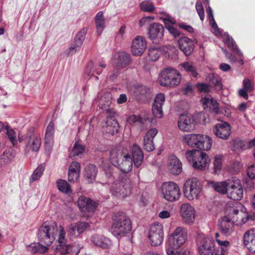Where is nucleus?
Here are the masks:
<instances>
[{
    "mask_svg": "<svg viewBox=\"0 0 255 255\" xmlns=\"http://www.w3.org/2000/svg\"><path fill=\"white\" fill-rule=\"evenodd\" d=\"M202 185L196 178H189L184 185V194L189 200H193L199 198L202 191Z\"/></svg>",
    "mask_w": 255,
    "mask_h": 255,
    "instance_id": "obj_9",
    "label": "nucleus"
},
{
    "mask_svg": "<svg viewBox=\"0 0 255 255\" xmlns=\"http://www.w3.org/2000/svg\"><path fill=\"white\" fill-rule=\"evenodd\" d=\"M131 224L129 218L123 212H118L113 217L111 231L116 238H121L129 233Z\"/></svg>",
    "mask_w": 255,
    "mask_h": 255,
    "instance_id": "obj_2",
    "label": "nucleus"
},
{
    "mask_svg": "<svg viewBox=\"0 0 255 255\" xmlns=\"http://www.w3.org/2000/svg\"><path fill=\"white\" fill-rule=\"evenodd\" d=\"M180 49L186 56H189L192 53L194 44L193 41L187 37H181L178 40Z\"/></svg>",
    "mask_w": 255,
    "mask_h": 255,
    "instance_id": "obj_22",
    "label": "nucleus"
},
{
    "mask_svg": "<svg viewBox=\"0 0 255 255\" xmlns=\"http://www.w3.org/2000/svg\"><path fill=\"white\" fill-rule=\"evenodd\" d=\"M56 183L58 189L60 191L66 194H69L72 192L71 187L66 180L58 179Z\"/></svg>",
    "mask_w": 255,
    "mask_h": 255,
    "instance_id": "obj_38",
    "label": "nucleus"
},
{
    "mask_svg": "<svg viewBox=\"0 0 255 255\" xmlns=\"http://www.w3.org/2000/svg\"><path fill=\"white\" fill-rule=\"evenodd\" d=\"M97 171V168L94 164H90L86 166L85 176L88 180L89 183H92L95 181Z\"/></svg>",
    "mask_w": 255,
    "mask_h": 255,
    "instance_id": "obj_30",
    "label": "nucleus"
},
{
    "mask_svg": "<svg viewBox=\"0 0 255 255\" xmlns=\"http://www.w3.org/2000/svg\"><path fill=\"white\" fill-rule=\"evenodd\" d=\"M24 139L27 148L34 152L38 151L41 143V138L38 134L34 133L33 128L29 129Z\"/></svg>",
    "mask_w": 255,
    "mask_h": 255,
    "instance_id": "obj_13",
    "label": "nucleus"
},
{
    "mask_svg": "<svg viewBox=\"0 0 255 255\" xmlns=\"http://www.w3.org/2000/svg\"><path fill=\"white\" fill-rule=\"evenodd\" d=\"M146 47L145 39L142 36H136L131 43V53L134 56H140L144 52Z\"/></svg>",
    "mask_w": 255,
    "mask_h": 255,
    "instance_id": "obj_15",
    "label": "nucleus"
},
{
    "mask_svg": "<svg viewBox=\"0 0 255 255\" xmlns=\"http://www.w3.org/2000/svg\"><path fill=\"white\" fill-rule=\"evenodd\" d=\"M243 88L246 90V91L250 93L253 92L254 90V84L248 78H246L243 82Z\"/></svg>",
    "mask_w": 255,
    "mask_h": 255,
    "instance_id": "obj_54",
    "label": "nucleus"
},
{
    "mask_svg": "<svg viewBox=\"0 0 255 255\" xmlns=\"http://www.w3.org/2000/svg\"><path fill=\"white\" fill-rule=\"evenodd\" d=\"M231 221V219L230 217H225L223 218L222 222H221V234L222 235H224L225 237H227L228 235L231 234L230 231L229 229V226L228 225V227L226 225L227 223L230 222Z\"/></svg>",
    "mask_w": 255,
    "mask_h": 255,
    "instance_id": "obj_43",
    "label": "nucleus"
},
{
    "mask_svg": "<svg viewBox=\"0 0 255 255\" xmlns=\"http://www.w3.org/2000/svg\"><path fill=\"white\" fill-rule=\"evenodd\" d=\"M148 33L149 38L152 40L153 42H155V41H157L158 38L159 24L157 23H153L150 24Z\"/></svg>",
    "mask_w": 255,
    "mask_h": 255,
    "instance_id": "obj_33",
    "label": "nucleus"
},
{
    "mask_svg": "<svg viewBox=\"0 0 255 255\" xmlns=\"http://www.w3.org/2000/svg\"><path fill=\"white\" fill-rule=\"evenodd\" d=\"M98 205L97 202L84 196H80L78 200V206L81 212H93Z\"/></svg>",
    "mask_w": 255,
    "mask_h": 255,
    "instance_id": "obj_17",
    "label": "nucleus"
},
{
    "mask_svg": "<svg viewBox=\"0 0 255 255\" xmlns=\"http://www.w3.org/2000/svg\"><path fill=\"white\" fill-rule=\"evenodd\" d=\"M226 212L230 218L232 216L239 224H245L249 220L253 221L255 219V215L254 214L250 215L245 206L239 202L236 203L234 207H231Z\"/></svg>",
    "mask_w": 255,
    "mask_h": 255,
    "instance_id": "obj_6",
    "label": "nucleus"
},
{
    "mask_svg": "<svg viewBox=\"0 0 255 255\" xmlns=\"http://www.w3.org/2000/svg\"><path fill=\"white\" fill-rule=\"evenodd\" d=\"M68 172H71V173H78V174H80V164L76 161L72 162L69 166Z\"/></svg>",
    "mask_w": 255,
    "mask_h": 255,
    "instance_id": "obj_56",
    "label": "nucleus"
},
{
    "mask_svg": "<svg viewBox=\"0 0 255 255\" xmlns=\"http://www.w3.org/2000/svg\"><path fill=\"white\" fill-rule=\"evenodd\" d=\"M243 194L244 189L241 181L236 177L228 179L227 196L233 200H241Z\"/></svg>",
    "mask_w": 255,
    "mask_h": 255,
    "instance_id": "obj_10",
    "label": "nucleus"
},
{
    "mask_svg": "<svg viewBox=\"0 0 255 255\" xmlns=\"http://www.w3.org/2000/svg\"><path fill=\"white\" fill-rule=\"evenodd\" d=\"M87 29L84 28L77 34L76 37L74 38V44L72 45L69 48L70 51L73 50L76 51L77 50V48H80L85 38V35L87 33Z\"/></svg>",
    "mask_w": 255,
    "mask_h": 255,
    "instance_id": "obj_27",
    "label": "nucleus"
},
{
    "mask_svg": "<svg viewBox=\"0 0 255 255\" xmlns=\"http://www.w3.org/2000/svg\"><path fill=\"white\" fill-rule=\"evenodd\" d=\"M92 241L96 246L103 249H107L112 245L111 240H92Z\"/></svg>",
    "mask_w": 255,
    "mask_h": 255,
    "instance_id": "obj_53",
    "label": "nucleus"
},
{
    "mask_svg": "<svg viewBox=\"0 0 255 255\" xmlns=\"http://www.w3.org/2000/svg\"><path fill=\"white\" fill-rule=\"evenodd\" d=\"M127 121L128 124L134 126H140L142 124V119L139 115L129 116Z\"/></svg>",
    "mask_w": 255,
    "mask_h": 255,
    "instance_id": "obj_45",
    "label": "nucleus"
},
{
    "mask_svg": "<svg viewBox=\"0 0 255 255\" xmlns=\"http://www.w3.org/2000/svg\"><path fill=\"white\" fill-rule=\"evenodd\" d=\"M140 9L143 11L152 12L155 9V7L151 0H144L140 3Z\"/></svg>",
    "mask_w": 255,
    "mask_h": 255,
    "instance_id": "obj_46",
    "label": "nucleus"
},
{
    "mask_svg": "<svg viewBox=\"0 0 255 255\" xmlns=\"http://www.w3.org/2000/svg\"><path fill=\"white\" fill-rule=\"evenodd\" d=\"M159 47H151L148 51V55L150 59L153 61L157 60L159 58Z\"/></svg>",
    "mask_w": 255,
    "mask_h": 255,
    "instance_id": "obj_51",
    "label": "nucleus"
},
{
    "mask_svg": "<svg viewBox=\"0 0 255 255\" xmlns=\"http://www.w3.org/2000/svg\"><path fill=\"white\" fill-rule=\"evenodd\" d=\"M213 131L217 137L227 139L231 134V127L227 123L222 121L215 125Z\"/></svg>",
    "mask_w": 255,
    "mask_h": 255,
    "instance_id": "obj_14",
    "label": "nucleus"
},
{
    "mask_svg": "<svg viewBox=\"0 0 255 255\" xmlns=\"http://www.w3.org/2000/svg\"><path fill=\"white\" fill-rule=\"evenodd\" d=\"M223 156L221 155L215 156L214 161V171L215 174L220 173L222 167Z\"/></svg>",
    "mask_w": 255,
    "mask_h": 255,
    "instance_id": "obj_49",
    "label": "nucleus"
},
{
    "mask_svg": "<svg viewBox=\"0 0 255 255\" xmlns=\"http://www.w3.org/2000/svg\"><path fill=\"white\" fill-rule=\"evenodd\" d=\"M120 73V68L115 67L111 72V74L109 75V78L110 80L114 81L118 77Z\"/></svg>",
    "mask_w": 255,
    "mask_h": 255,
    "instance_id": "obj_62",
    "label": "nucleus"
},
{
    "mask_svg": "<svg viewBox=\"0 0 255 255\" xmlns=\"http://www.w3.org/2000/svg\"><path fill=\"white\" fill-rule=\"evenodd\" d=\"M179 67L183 69L185 71L190 72L193 77H197L198 73L196 71V69L191 63L185 62L181 63L179 65Z\"/></svg>",
    "mask_w": 255,
    "mask_h": 255,
    "instance_id": "obj_41",
    "label": "nucleus"
},
{
    "mask_svg": "<svg viewBox=\"0 0 255 255\" xmlns=\"http://www.w3.org/2000/svg\"><path fill=\"white\" fill-rule=\"evenodd\" d=\"M132 157L127 149H112L110 152V160L111 163L117 167L123 173H128L134 166L139 167L143 161V153L139 146L134 144L131 147Z\"/></svg>",
    "mask_w": 255,
    "mask_h": 255,
    "instance_id": "obj_1",
    "label": "nucleus"
},
{
    "mask_svg": "<svg viewBox=\"0 0 255 255\" xmlns=\"http://www.w3.org/2000/svg\"><path fill=\"white\" fill-rule=\"evenodd\" d=\"M130 61V55L129 54L123 51L118 53L117 67L125 68L129 65Z\"/></svg>",
    "mask_w": 255,
    "mask_h": 255,
    "instance_id": "obj_31",
    "label": "nucleus"
},
{
    "mask_svg": "<svg viewBox=\"0 0 255 255\" xmlns=\"http://www.w3.org/2000/svg\"><path fill=\"white\" fill-rule=\"evenodd\" d=\"M185 156L194 168L203 170L209 165L210 159L204 152L199 150L193 149L187 151Z\"/></svg>",
    "mask_w": 255,
    "mask_h": 255,
    "instance_id": "obj_5",
    "label": "nucleus"
},
{
    "mask_svg": "<svg viewBox=\"0 0 255 255\" xmlns=\"http://www.w3.org/2000/svg\"><path fill=\"white\" fill-rule=\"evenodd\" d=\"M255 239V229H251L245 232L244 239Z\"/></svg>",
    "mask_w": 255,
    "mask_h": 255,
    "instance_id": "obj_64",
    "label": "nucleus"
},
{
    "mask_svg": "<svg viewBox=\"0 0 255 255\" xmlns=\"http://www.w3.org/2000/svg\"><path fill=\"white\" fill-rule=\"evenodd\" d=\"M65 231L62 226L58 227L56 225H48L44 223L40 227L37 237L38 239H65Z\"/></svg>",
    "mask_w": 255,
    "mask_h": 255,
    "instance_id": "obj_4",
    "label": "nucleus"
},
{
    "mask_svg": "<svg viewBox=\"0 0 255 255\" xmlns=\"http://www.w3.org/2000/svg\"><path fill=\"white\" fill-rule=\"evenodd\" d=\"M209 184L217 192L227 195L228 188V180L222 182L211 181L209 182Z\"/></svg>",
    "mask_w": 255,
    "mask_h": 255,
    "instance_id": "obj_29",
    "label": "nucleus"
},
{
    "mask_svg": "<svg viewBox=\"0 0 255 255\" xmlns=\"http://www.w3.org/2000/svg\"><path fill=\"white\" fill-rule=\"evenodd\" d=\"M197 88L201 92L208 93L210 90L209 85L205 83H198L197 84Z\"/></svg>",
    "mask_w": 255,
    "mask_h": 255,
    "instance_id": "obj_63",
    "label": "nucleus"
},
{
    "mask_svg": "<svg viewBox=\"0 0 255 255\" xmlns=\"http://www.w3.org/2000/svg\"><path fill=\"white\" fill-rule=\"evenodd\" d=\"M45 169V166L43 164H40L37 168L34 171L31 175L30 181L33 182L35 180L39 179L43 174Z\"/></svg>",
    "mask_w": 255,
    "mask_h": 255,
    "instance_id": "obj_47",
    "label": "nucleus"
},
{
    "mask_svg": "<svg viewBox=\"0 0 255 255\" xmlns=\"http://www.w3.org/2000/svg\"><path fill=\"white\" fill-rule=\"evenodd\" d=\"M226 36V39L225 40V43L227 44L228 47L233 50L240 57L243 56V53L238 48L236 44L235 41L233 39L229 36L228 33H225Z\"/></svg>",
    "mask_w": 255,
    "mask_h": 255,
    "instance_id": "obj_35",
    "label": "nucleus"
},
{
    "mask_svg": "<svg viewBox=\"0 0 255 255\" xmlns=\"http://www.w3.org/2000/svg\"><path fill=\"white\" fill-rule=\"evenodd\" d=\"M108 100L106 102V103H103L104 100L103 97H102L99 101V105L101 106V108L109 115L107 116L106 118L104 130L107 133L113 135L118 132L119 125L118 121L114 117V115L116 114L115 110L110 107L111 104V97L110 94H108Z\"/></svg>",
    "mask_w": 255,
    "mask_h": 255,
    "instance_id": "obj_3",
    "label": "nucleus"
},
{
    "mask_svg": "<svg viewBox=\"0 0 255 255\" xmlns=\"http://www.w3.org/2000/svg\"><path fill=\"white\" fill-rule=\"evenodd\" d=\"M7 135L13 145L17 144L16 134L13 129H7Z\"/></svg>",
    "mask_w": 255,
    "mask_h": 255,
    "instance_id": "obj_58",
    "label": "nucleus"
},
{
    "mask_svg": "<svg viewBox=\"0 0 255 255\" xmlns=\"http://www.w3.org/2000/svg\"><path fill=\"white\" fill-rule=\"evenodd\" d=\"M244 244L248 250L253 253H255V240H244Z\"/></svg>",
    "mask_w": 255,
    "mask_h": 255,
    "instance_id": "obj_59",
    "label": "nucleus"
},
{
    "mask_svg": "<svg viewBox=\"0 0 255 255\" xmlns=\"http://www.w3.org/2000/svg\"><path fill=\"white\" fill-rule=\"evenodd\" d=\"M53 247H55L54 250L57 253L61 255L71 254V255H78L83 248V246L77 243L72 245H67L66 240H56Z\"/></svg>",
    "mask_w": 255,
    "mask_h": 255,
    "instance_id": "obj_12",
    "label": "nucleus"
},
{
    "mask_svg": "<svg viewBox=\"0 0 255 255\" xmlns=\"http://www.w3.org/2000/svg\"><path fill=\"white\" fill-rule=\"evenodd\" d=\"M159 94L156 95L152 106V113L153 116L159 118Z\"/></svg>",
    "mask_w": 255,
    "mask_h": 255,
    "instance_id": "obj_48",
    "label": "nucleus"
},
{
    "mask_svg": "<svg viewBox=\"0 0 255 255\" xmlns=\"http://www.w3.org/2000/svg\"><path fill=\"white\" fill-rule=\"evenodd\" d=\"M15 155V153L13 149L11 148L7 149L1 155V158L3 160L4 162L8 163L14 158Z\"/></svg>",
    "mask_w": 255,
    "mask_h": 255,
    "instance_id": "obj_44",
    "label": "nucleus"
},
{
    "mask_svg": "<svg viewBox=\"0 0 255 255\" xmlns=\"http://www.w3.org/2000/svg\"><path fill=\"white\" fill-rule=\"evenodd\" d=\"M103 70L98 65H95L93 61H90L87 65L85 72L89 75H93L94 73L100 75Z\"/></svg>",
    "mask_w": 255,
    "mask_h": 255,
    "instance_id": "obj_36",
    "label": "nucleus"
},
{
    "mask_svg": "<svg viewBox=\"0 0 255 255\" xmlns=\"http://www.w3.org/2000/svg\"><path fill=\"white\" fill-rule=\"evenodd\" d=\"M143 148L147 151H152L154 149L153 140L144 136L143 138Z\"/></svg>",
    "mask_w": 255,
    "mask_h": 255,
    "instance_id": "obj_52",
    "label": "nucleus"
},
{
    "mask_svg": "<svg viewBox=\"0 0 255 255\" xmlns=\"http://www.w3.org/2000/svg\"><path fill=\"white\" fill-rule=\"evenodd\" d=\"M160 191L163 198L169 202L178 200L181 195L180 188L178 185L172 181L165 182L160 187Z\"/></svg>",
    "mask_w": 255,
    "mask_h": 255,
    "instance_id": "obj_8",
    "label": "nucleus"
},
{
    "mask_svg": "<svg viewBox=\"0 0 255 255\" xmlns=\"http://www.w3.org/2000/svg\"><path fill=\"white\" fill-rule=\"evenodd\" d=\"M203 137L202 134H188L184 135L183 138L184 141L189 146L199 148Z\"/></svg>",
    "mask_w": 255,
    "mask_h": 255,
    "instance_id": "obj_25",
    "label": "nucleus"
},
{
    "mask_svg": "<svg viewBox=\"0 0 255 255\" xmlns=\"http://www.w3.org/2000/svg\"><path fill=\"white\" fill-rule=\"evenodd\" d=\"M111 193L119 198H125L129 195L131 191V181L127 178L125 181L113 183L110 189Z\"/></svg>",
    "mask_w": 255,
    "mask_h": 255,
    "instance_id": "obj_11",
    "label": "nucleus"
},
{
    "mask_svg": "<svg viewBox=\"0 0 255 255\" xmlns=\"http://www.w3.org/2000/svg\"><path fill=\"white\" fill-rule=\"evenodd\" d=\"M181 214L186 223L193 222L195 218L194 208L189 203H184L181 206Z\"/></svg>",
    "mask_w": 255,
    "mask_h": 255,
    "instance_id": "obj_21",
    "label": "nucleus"
},
{
    "mask_svg": "<svg viewBox=\"0 0 255 255\" xmlns=\"http://www.w3.org/2000/svg\"><path fill=\"white\" fill-rule=\"evenodd\" d=\"M135 93L139 95L146 96L149 93V89L145 86L139 85L136 87Z\"/></svg>",
    "mask_w": 255,
    "mask_h": 255,
    "instance_id": "obj_55",
    "label": "nucleus"
},
{
    "mask_svg": "<svg viewBox=\"0 0 255 255\" xmlns=\"http://www.w3.org/2000/svg\"><path fill=\"white\" fill-rule=\"evenodd\" d=\"M52 244V242L51 240H48L46 243V246L41 244L39 243L34 242L30 245L26 246L27 250L32 253L33 254L40 253L44 254L48 250V247L50 246Z\"/></svg>",
    "mask_w": 255,
    "mask_h": 255,
    "instance_id": "obj_26",
    "label": "nucleus"
},
{
    "mask_svg": "<svg viewBox=\"0 0 255 255\" xmlns=\"http://www.w3.org/2000/svg\"><path fill=\"white\" fill-rule=\"evenodd\" d=\"M89 226V224L84 222H79L75 224H71L69 227V234L71 236H76V231L77 232V234L79 235L87 229Z\"/></svg>",
    "mask_w": 255,
    "mask_h": 255,
    "instance_id": "obj_28",
    "label": "nucleus"
},
{
    "mask_svg": "<svg viewBox=\"0 0 255 255\" xmlns=\"http://www.w3.org/2000/svg\"><path fill=\"white\" fill-rule=\"evenodd\" d=\"M154 19L153 16H145L142 17L139 21L138 24L140 27L149 24Z\"/></svg>",
    "mask_w": 255,
    "mask_h": 255,
    "instance_id": "obj_61",
    "label": "nucleus"
},
{
    "mask_svg": "<svg viewBox=\"0 0 255 255\" xmlns=\"http://www.w3.org/2000/svg\"><path fill=\"white\" fill-rule=\"evenodd\" d=\"M85 150V145L79 144L77 142H76L74 145L71 154L73 156H79L81 154H82L84 152Z\"/></svg>",
    "mask_w": 255,
    "mask_h": 255,
    "instance_id": "obj_50",
    "label": "nucleus"
},
{
    "mask_svg": "<svg viewBox=\"0 0 255 255\" xmlns=\"http://www.w3.org/2000/svg\"><path fill=\"white\" fill-rule=\"evenodd\" d=\"M97 32L98 35L101 34L105 25V20L102 11H99L95 17Z\"/></svg>",
    "mask_w": 255,
    "mask_h": 255,
    "instance_id": "obj_32",
    "label": "nucleus"
},
{
    "mask_svg": "<svg viewBox=\"0 0 255 255\" xmlns=\"http://www.w3.org/2000/svg\"><path fill=\"white\" fill-rule=\"evenodd\" d=\"M185 243V240H168L167 245L168 247L166 249V253L167 255H177L181 254L184 251L182 248L179 251L177 250L182 246Z\"/></svg>",
    "mask_w": 255,
    "mask_h": 255,
    "instance_id": "obj_20",
    "label": "nucleus"
},
{
    "mask_svg": "<svg viewBox=\"0 0 255 255\" xmlns=\"http://www.w3.org/2000/svg\"><path fill=\"white\" fill-rule=\"evenodd\" d=\"M159 237V223L158 222L152 224L150 227L148 238L149 239H157Z\"/></svg>",
    "mask_w": 255,
    "mask_h": 255,
    "instance_id": "obj_40",
    "label": "nucleus"
},
{
    "mask_svg": "<svg viewBox=\"0 0 255 255\" xmlns=\"http://www.w3.org/2000/svg\"><path fill=\"white\" fill-rule=\"evenodd\" d=\"M196 9L200 17V19L203 21L204 19V10L201 2L197 1L196 3Z\"/></svg>",
    "mask_w": 255,
    "mask_h": 255,
    "instance_id": "obj_57",
    "label": "nucleus"
},
{
    "mask_svg": "<svg viewBox=\"0 0 255 255\" xmlns=\"http://www.w3.org/2000/svg\"><path fill=\"white\" fill-rule=\"evenodd\" d=\"M195 121L192 115L190 114L181 115L178 121L179 128L184 131H190L194 128Z\"/></svg>",
    "mask_w": 255,
    "mask_h": 255,
    "instance_id": "obj_16",
    "label": "nucleus"
},
{
    "mask_svg": "<svg viewBox=\"0 0 255 255\" xmlns=\"http://www.w3.org/2000/svg\"><path fill=\"white\" fill-rule=\"evenodd\" d=\"M178 50L175 47L170 45L168 58L172 59H176L178 57Z\"/></svg>",
    "mask_w": 255,
    "mask_h": 255,
    "instance_id": "obj_60",
    "label": "nucleus"
},
{
    "mask_svg": "<svg viewBox=\"0 0 255 255\" xmlns=\"http://www.w3.org/2000/svg\"><path fill=\"white\" fill-rule=\"evenodd\" d=\"M201 140L199 148L204 150H208L211 149L212 145V139L209 136L204 135Z\"/></svg>",
    "mask_w": 255,
    "mask_h": 255,
    "instance_id": "obj_39",
    "label": "nucleus"
},
{
    "mask_svg": "<svg viewBox=\"0 0 255 255\" xmlns=\"http://www.w3.org/2000/svg\"><path fill=\"white\" fill-rule=\"evenodd\" d=\"M171 236L174 239H179L180 238L186 239L187 237V232L185 228L178 227L171 234Z\"/></svg>",
    "mask_w": 255,
    "mask_h": 255,
    "instance_id": "obj_42",
    "label": "nucleus"
},
{
    "mask_svg": "<svg viewBox=\"0 0 255 255\" xmlns=\"http://www.w3.org/2000/svg\"><path fill=\"white\" fill-rule=\"evenodd\" d=\"M163 13L160 12V20L162 19L165 25V28L168 30L169 32L174 37L180 36L179 31L173 26L175 23V20L169 15H164L163 17Z\"/></svg>",
    "mask_w": 255,
    "mask_h": 255,
    "instance_id": "obj_23",
    "label": "nucleus"
},
{
    "mask_svg": "<svg viewBox=\"0 0 255 255\" xmlns=\"http://www.w3.org/2000/svg\"><path fill=\"white\" fill-rule=\"evenodd\" d=\"M201 102L204 108L209 111L217 114L219 112L218 104L211 96L207 95L202 98Z\"/></svg>",
    "mask_w": 255,
    "mask_h": 255,
    "instance_id": "obj_24",
    "label": "nucleus"
},
{
    "mask_svg": "<svg viewBox=\"0 0 255 255\" xmlns=\"http://www.w3.org/2000/svg\"><path fill=\"white\" fill-rule=\"evenodd\" d=\"M54 134L45 132V149L47 154H49L52 150L53 144Z\"/></svg>",
    "mask_w": 255,
    "mask_h": 255,
    "instance_id": "obj_37",
    "label": "nucleus"
},
{
    "mask_svg": "<svg viewBox=\"0 0 255 255\" xmlns=\"http://www.w3.org/2000/svg\"><path fill=\"white\" fill-rule=\"evenodd\" d=\"M198 248L199 255H214L215 250L214 240H202Z\"/></svg>",
    "mask_w": 255,
    "mask_h": 255,
    "instance_id": "obj_19",
    "label": "nucleus"
},
{
    "mask_svg": "<svg viewBox=\"0 0 255 255\" xmlns=\"http://www.w3.org/2000/svg\"><path fill=\"white\" fill-rule=\"evenodd\" d=\"M167 166L169 172L173 175H179L182 170V162L174 155L168 157Z\"/></svg>",
    "mask_w": 255,
    "mask_h": 255,
    "instance_id": "obj_18",
    "label": "nucleus"
},
{
    "mask_svg": "<svg viewBox=\"0 0 255 255\" xmlns=\"http://www.w3.org/2000/svg\"><path fill=\"white\" fill-rule=\"evenodd\" d=\"M181 77L178 71L170 67L167 68L160 73V85L176 86L180 84Z\"/></svg>",
    "mask_w": 255,
    "mask_h": 255,
    "instance_id": "obj_7",
    "label": "nucleus"
},
{
    "mask_svg": "<svg viewBox=\"0 0 255 255\" xmlns=\"http://www.w3.org/2000/svg\"><path fill=\"white\" fill-rule=\"evenodd\" d=\"M206 79L214 86L217 90H220L222 88L221 79L218 75L210 73L207 75Z\"/></svg>",
    "mask_w": 255,
    "mask_h": 255,
    "instance_id": "obj_34",
    "label": "nucleus"
}]
</instances>
